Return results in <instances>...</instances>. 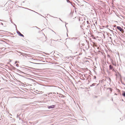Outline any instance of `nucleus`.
Returning <instances> with one entry per match:
<instances>
[{"instance_id":"nucleus-7","label":"nucleus","mask_w":125,"mask_h":125,"mask_svg":"<svg viewBox=\"0 0 125 125\" xmlns=\"http://www.w3.org/2000/svg\"><path fill=\"white\" fill-rule=\"evenodd\" d=\"M122 95L124 96L125 97V92H124V93L122 94Z\"/></svg>"},{"instance_id":"nucleus-4","label":"nucleus","mask_w":125,"mask_h":125,"mask_svg":"<svg viewBox=\"0 0 125 125\" xmlns=\"http://www.w3.org/2000/svg\"><path fill=\"white\" fill-rule=\"evenodd\" d=\"M55 106V105H52L51 106H48V107L49 109H50V108H54V107Z\"/></svg>"},{"instance_id":"nucleus-14","label":"nucleus","mask_w":125,"mask_h":125,"mask_svg":"<svg viewBox=\"0 0 125 125\" xmlns=\"http://www.w3.org/2000/svg\"><path fill=\"white\" fill-rule=\"evenodd\" d=\"M79 20L80 21V19H79Z\"/></svg>"},{"instance_id":"nucleus-6","label":"nucleus","mask_w":125,"mask_h":125,"mask_svg":"<svg viewBox=\"0 0 125 125\" xmlns=\"http://www.w3.org/2000/svg\"><path fill=\"white\" fill-rule=\"evenodd\" d=\"M93 44L94 46H97L96 44L95 43L93 42Z\"/></svg>"},{"instance_id":"nucleus-1","label":"nucleus","mask_w":125,"mask_h":125,"mask_svg":"<svg viewBox=\"0 0 125 125\" xmlns=\"http://www.w3.org/2000/svg\"><path fill=\"white\" fill-rule=\"evenodd\" d=\"M116 28L118 29L122 33H123L124 32L122 28L119 26H117Z\"/></svg>"},{"instance_id":"nucleus-12","label":"nucleus","mask_w":125,"mask_h":125,"mask_svg":"<svg viewBox=\"0 0 125 125\" xmlns=\"http://www.w3.org/2000/svg\"><path fill=\"white\" fill-rule=\"evenodd\" d=\"M109 80L110 81L111 80V79L110 78H109Z\"/></svg>"},{"instance_id":"nucleus-8","label":"nucleus","mask_w":125,"mask_h":125,"mask_svg":"<svg viewBox=\"0 0 125 125\" xmlns=\"http://www.w3.org/2000/svg\"><path fill=\"white\" fill-rule=\"evenodd\" d=\"M113 65H115V66H116V64H114V63H113Z\"/></svg>"},{"instance_id":"nucleus-3","label":"nucleus","mask_w":125,"mask_h":125,"mask_svg":"<svg viewBox=\"0 0 125 125\" xmlns=\"http://www.w3.org/2000/svg\"><path fill=\"white\" fill-rule=\"evenodd\" d=\"M17 33L19 34V35L20 36H22V37H24L23 35V34H21L20 32V31H17Z\"/></svg>"},{"instance_id":"nucleus-11","label":"nucleus","mask_w":125,"mask_h":125,"mask_svg":"<svg viewBox=\"0 0 125 125\" xmlns=\"http://www.w3.org/2000/svg\"><path fill=\"white\" fill-rule=\"evenodd\" d=\"M67 2H70L69 1V0H67Z\"/></svg>"},{"instance_id":"nucleus-5","label":"nucleus","mask_w":125,"mask_h":125,"mask_svg":"<svg viewBox=\"0 0 125 125\" xmlns=\"http://www.w3.org/2000/svg\"><path fill=\"white\" fill-rule=\"evenodd\" d=\"M109 69L110 70H112L113 69V67L111 65H109Z\"/></svg>"},{"instance_id":"nucleus-10","label":"nucleus","mask_w":125,"mask_h":125,"mask_svg":"<svg viewBox=\"0 0 125 125\" xmlns=\"http://www.w3.org/2000/svg\"><path fill=\"white\" fill-rule=\"evenodd\" d=\"M32 63H35V64H40V63H33V62H32Z\"/></svg>"},{"instance_id":"nucleus-9","label":"nucleus","mask_w":125,"mask_h":125,"mask_svg":"<svg viewBox=\"0 0 125 125\" xmlns=\"http://www.w3.org/2000/svg\"><path fill=\"white\" fill-rule=\"evenodd\" d=\"M16 65L18 67L19 66V65L18 64H16Z\"/></svg>"},{"instance_id":"nucleus-13","label":"nucleus","mask_w":125,"mask_h":125,"mask_svg":"<svg viewBox=\"0 0 125 125\" xmlns=\"http://www.w3.org/2000/svg\"><path fill=\"white\" fill-rule=\"evenodd\" d=\"M99 47H98L97 48L99 49Z\"/></svg>"},{"instance_id":"nucleus-2","label":"nucleus","mask_w":125,"mask_h":125,"mask_svg":"<svg viewBox=\"0 0 125 125\" xmlns=\"http://www.w3.org/2000/svg\"><path fill=\"white\" fill-rule=\"evenodd\" d=\"M107 91L109 93H111L112 91V89L111 88H108Z\"/></svg>"}]
</instances>
